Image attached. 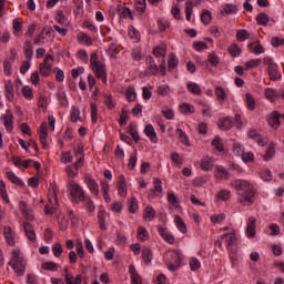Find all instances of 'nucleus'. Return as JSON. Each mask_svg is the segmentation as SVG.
<instances>
[{
  "label": "nucleus",
  "mask_w": 284,
  "mask_h": 284,
  "mask_svg": "<svg viewBox=\"0 0 284 284\" xmlns=\"http://www.w3.org/2000/svg\"><path fill=\"white\" fill-rule=\"evenodd\" d=\"M231 187L236 190L239 203L246 206L254 203V185L247 180H234L231 182Z\"/></svg>",
  "instance_id": "obj_1"
},
{
  "label": "nucleus",
  "mask_w": 284,
  "mask_h": 284,
  "mask_svg": "<svg viewBox=\"0 0 284 284\" xmlns=\"http://www.w3.org/2000/svg\"><path fill=\"white\" fill-rule=\"evenodd\" d=\"M90 68L94 72L97 79H101L102 83L108 82V69L105 64L99 61V54L97 52L91 53Z\"/></svg>",
  "instance_id": "obj_2"
},
{
  "label": "nucleus",
  "mask_w": 284,
  "mask_h": 284,
  "mask_svg": "<svg viewBox=\"0 0 284 284\" xmlns=\"http://www.w3.org/2000/svg\"><path fill=\"white\" fill-rule=\"evenodd\" d=\"M164 261L171 272H176L181 267V253L169 251L164 254Z\"/></svg>",
  "instance_id": "obj_3"
},
{
  "label": "nucleus",
  "mask_w": 284,
  "mask_h": 284,
  "mask_svg": "<svg viewBox=\"0 0 284 284\" xmlns=\"http://www.w3.org/2000/svg\"><path fill=\"white\" fill-rule=\"evenodd\" d=\"M69 194L72 203H81V201L85 200V191L77 182L69 184Z\"/></svg>",
  "instance_id": "obj_4"
},
{
  "label": "nucleus",
  "mask_w": 284,
  "mask_h": 284,
  "mask_svg": "<svg viewBox=\"0 0 284 284\" xmlns=\"http://www.w3.org/2000/svg\"><path fill=\"white\" fill-rule=\"evenodd\" d=\"M263 62L265 65H267V74L271 79V81H278L281 80V71H278V64L274 62V60L271 57H265L263 59Z\"/></svg>",
  "instance_id": "obj_5"
},
{
  "label": "nucleus",
  "mask_w": 284,
  "mask_h": 284,
  "mask_svg": "<svg viewBox=\"0 0 284 284\" xmlns=\"http://www.w3.org/2000/svg\"><path fill=\"white\" fill-rule=\"evenodd\" d=\"M221 241H225L226 248L230 252H236V245L239 243V237H236V233L231 232V233L223 234L221 235Z\"/></svg>",
  "instance_id": "obj_6"
},
{
  "label": "nucleus",
  "mask_w": 284,
  "mask_h": 284,
  "mask_svg": "<svg viewBox=\"0 0 284 284\" xmlns=\"http://www.w3.org/2000/svg\"><path fill=\"white\" fill-rule=\"evenodd\" d=\"M83 144H78L77 148L73 149V154L75 156L77 162L74 163L75 170H81V166L83 165V161L85 160V153H84Z\"/></svg>",
  "instance_id": "obj_7"
},
{
  "label": "nucleus",
  "mask_w": 284,
  "mask_h": 284,
  "mask_svg": "<svg viewBox=\"0 0 284 284\" xmlns=\"http://www.w3.org/2000/svg\"><path fill=\"white\" fill-rule=\"evenodd\" d=\"M10 267L14 270L18 276H23L26 274V260H14L9 262Z\"/></svg>",
  "instance_id": "obj_8"
},
{
  "label": "nucleus",
  "mask_w": 284,
  "mask_h": 284,
  "mask_svg": "<svg viewBox=\"0 0 284 284\" xmlns=\"http://www.w3.org/2000/svg\"><path fill=\"white\" fill-rule=\"evenodd\" d=\"M84 183L93 196H99V183L90 175L84 176Z\"/></svg>",
  "instance_id": "obj_9"
},
{
  "label": "nucleus",
  "mask_w": 284,
  "mask_h": 284,
  "mask_svg": "<svg viewBox=\"0 0 284 284\" xmlns=\"http://www.w3.org/2000/svg\"><path fill=\"white\" fill-rule=\"evenodd\" d=\"M219 63H221L219 55L215 52H211L207 55V60L203 61L202 65H205L207 70H211V68H219Z\"/></svg>",
  "instance_id": "obj_10"
},
{
  "label": "nucleus",
  "mask_w": 284,
  "mask_h": 284,
  "mask_svg": "<svg viewBox=\"0 0 284 284\" xmlns=\"http://www.w3.org/2000/svg\"><path fill=\"white\" fill-rule=\"evenodd\" d=\"M22 227L28 241L34 243V241H37V232H34V226L30 224V222H23Z\"/></svg>",
  "instance_id": "obj_11"
},
{
  "label": "nucleus",
  "mask_w": 284,
  "mask_h": 284,
  "mask_svg": "<svg viewBox=\"0 0 284 284\" xmlns=\"http://www.w3.org/2000/svg\"><path fill=\"white\" fill-rule=\"evenodd\" d=\"M2 119L7 132H12L14 130V115H12V112L7 110Z\"/></svg>",
  "instance_id": "obj_12"
},
{
  "label": "nucleus",
  "mask_w": 284,
  "mask_h": 284,
  "mask_svg": "<svg viewBox=\"0 0 284 284\" xmlns=\"http://www.w3.org/2000/svg\"><path fill=\"white\" fill-rule=\"evenodd\" d=\"M246 236L254 239L256 236V217L251 216L246 223Z\"/></svg>",
  "instance_id": "obj_13"
},
{
  "label": "nucleus",
  "mask_w": 284,
  "mask_h": 284,
  "mask_svg": "<svg viewBox=\"0 0 284 284\" xmlns=\"http://www.w3.org/2000/svg\"><path fill=\"white\" fill-rule=\"evenodd\" d=\"M20 211L27 221H32L34 219V211L32 207L28 206V203L21 201L19 203Z\"/></svg>",
  "instance_id": "obj_14"
},
{
  "label": "nucleus",
  "mask_w": 284,
  "mask_h": 284,
  "mask_svg": "<svg viewBox=\"0 0 284 284\" xmlns=\"http://www.w3.org/2000/svg\"><path fill=\"white\" fill-rule=\"evenodd\" d=\"M146 72L148 74H152L153 77H156V74H159V67L156 65V62L154 61V58L152 55L146 57Z\"/></svg>",
  "instance_id": "obj_15"
},
{
  "label": "nucleus",
  "mask_w": 284,
  "mask_h": 284,
  "mask_svg": "<svg viewBox=\"0 0 284 284\" xmlns=\"http://www.w3.org/2000/svg\"><path fill=\"white\" fill-rule=\"evenodd\" d=\"M116 187H118L119 196H123V197L128 196V182L125 181L124 175L119 176Z\"/></svg>",
  "instance_id": "obj_16"
},
{
  "label": "nucleus",
  "mask_w": 284,
  "mask_h": 284,
  "mask_svg": "<svg viewBox=\"0 0 284 284\" xmlns=\"http://www.w3.org/2000/svg\"><path fill=\"white\" fill-rule=\"evenodd\" d=\"M214 176L220 181H227L230 180V172H227V170L224 169L223 165H216L214 171Z\"/></svg>",
  "instance_id": "obj_17"
},
{
  "label": "nucleus",
  "mask_w": 284,
  "mask_h": 284,
  "mask_svg": "<svg viewBox=\"0 0 284 284\" xmlns=\"http://www.w3.org/2000/svg\"><path fill=\"white\" fill-rule=\"evenodd\" d=\"M3 235L8 245L14 246L17 244L16 242L17 234H14V231H12L10 226H4Z\"/></svg>",
  "instance_id": "obj_18"
},
{
  "label": "nucleus",
  "mask_w": 284,
  "mask_h": 284,
  "mask_svg": "<svg viewBox=\"0 0 284 284\" xmlns=\"http://www.w3.org/2000/svg\"><path fill=\"white\" fill-rule=\"evenodd\" d=\"M248 139L256 141L257 145H260L261 148H265V145H267V140L263 139V135L258 134V132L254 130L248 132Z\"/></svg>",
  "instance_id": "obj_19"
},
{
  "label": "nucleus",
  "mask_w": 284,
  "mask_h": 284,
  "mask_svg": "<svg viewBox=\"0 0 284 284\" xmlns=\"http://www.w3.org/2000/svg\"><path fill=\"white\" fill-rule=\"evenodd\" d=\"M144 134L150 139L151 143H159V136H156V131L152 124H148L144 128Z\"/></svg>",
  "instance_id": "obj_20"
},
{
  "label": "nucleus",
  "mask_w": 284,
  "mask_h": 284,
  "mask_svg": "<svg viewBox=\"0 0 284 284\" xmlns=\"http://www.w3.org/2000/svg\"><path fill=\"white\" fill-rule=\"evenodd\" d=\"M6 176L11 183H13V185H18L19 187H23L26 185V183L22 182L21 178L17 176V174H14V172L12 171H7Z\"/></svg>",
  "instance_id": "obj_21"
},
{
  "label": "nucleus",
  "mask_w": 284,
  "mask_h": 284,
  "mask_svg": "<svg viewBox=\"0 0 284 284\" xmlns=\"http://www.w3.org/2000/svg\"><path fill=\"white\" fill-rule=\"evenodd\" d=\"M23 52L27 61H32V57H34V50L32 49V42L27 40L24 42Z\"/></svg>",
  "instance_id": "obj_22"
},
{
  "label": "nucleus",
  "mask_w": 284,
  "mask_h": 284,
  "mask_svg": "<svg viewBox=\"0 0 284 284\" xmlns=\"http://www.w3.org/2000/svg\"><path fill=\"white\" fill-rule=\"evenodd\" d=\"M219 128L227 131V130H232V128H234V121L232 118L227 116L224 118L222 120L219 121Z\"/></svg>",
  "instance_id": "obj_23"
},
{
  "label": "nucleus",
  "mask_w": 284,
  "mask_h": 284,
  "mask_svg": "<svg viewBox=\"0 0 284 284\" xmlns=\"http://www.w3.org/2000/svg\"><path fill=\"white\" fill-rule=\"evenodd\" d=\"M214 168V162L211 158H203L200 161V169L203 170V172H210Z\"/></svg>",
  "instance_id": "obj_24"
},
{
  "label": "nucleus",
  "mask_w": 284,
  "mask_h": 284,
  "mask_svg": "<svg viewBox=\"0 0 284 284\" xmlns=\"http://www.w3.org/2000/svg\"><path fill=\"white\" fill-rule=\"evenodd\" d=\"M6 97L8 101H14V84L12 81L7 80L6 83Z\"/></svg>",
  "instance_id": "obj_25"
},
{
  "label": "nucleus",
  "mask_w": 284,
  "mask_h": 284,
  "mask_svg": "<svg viewBox=\"0 0 284 284\" xmlns=\"http://www.w3.org/2000/svg\"><path fill=\"white\" fill-rule=\"evenodd\" d=\"M100 186H101L102 196H103L105 203H110V201H111L110 184L108 183V181H102L100 183Z\"/></svg>",
  "instance_id": "obj_26"
},
{
  "label": "nucleus",
  "mask_w": 284,
  "mask_h": 284,
  "mask_svg": "<svg viewBox=\"0 0 284 284\" xmlns=\"http://www.w3.org/2000/svg\"><path fill=\"white\" fill-rule=\"evenodd\" d=\"M160 236L166 241V243H170V245H174V235H172L170 232H168L164 227H160L158 230Z\"/></svg>",
  "instance_id": "obj_27"
},
{
  "label": "nucleus",
  "mask_w": 284,
  "mask_h": 284,
  "mask_svg": "<svg viewBox=\"0 0 284 284\" xmlns=\"http://www.w3.org/2000/svg\"><path fill=\"white\" fill-rule=\"evenodd\" d=\"M138 241H150V233L148 232V229L140 226L138 227V234H136Z\"/></svg>",
  "instance_id": "obj_28"
},
{
  "label": "nucleus",
  "mask_w": 284,
  "mask_h": 284,
  "mask_svg": "<svg viewBox=\"0 0 284 284\" xmlns=\"http://www.w3.org/2000/svg\"><path fill=\"white\" fill-rule=\"evenodd\" d=\"M276 154V143L270 142L268 148L264 154V161H270Z\"/></svg>",
  "instance_id": "obj_29"
},
{
  "label": "nucleus",
  "mask_w": 284,
  "mask_h": 284,
  "mask_svg": "<svg viewBox=\"0 0 284 284\" xmlns=\"http://www.w3.org/2000/svg\"><path fill=\"white\" fill-rule=\"evenodd\" d=\"M211 145L217 151V152H225V145L223 144V140L221 139V136H215L212 142Z\"/></svg>",
  "instance_id": "obj_30"
},
{
  "label": "nucleus",
  "mask_w": 284,
  "mask_h": 284,
  "mask_svg": "<svg viewBox=\"0 0 284 284\" xmlns=\"http://www.w3.org/2000/svg\"><path fill=\"white\" fill-rule=\"evenodd\" d=\"M174 223H175L178 230L180 232H182V234H187V226L185 225V222L183 221V219L181 216L175 215Z\"/></svg>",
  "instance_id": "obj_31"
},
{
  "label": "nucleus",
  "mask_w": 284,
  "mask_h": 284,
  "mask_svg": "<svg viewBox=\"0 0 284 284\" xmlns=\"http://www.w3.org/2000/svg\"><path fill=\"white\" fill-rule=\"evenodd\" d=\"M154 216H156V211H154V207L146 206L143 213L144 221H154Z\"/></svg>",
  "instance_id": "obj_32"
},
{
  "label": "nucleus",
  "mask_w": 284,
  "mask_h": 284,
  "mask_svg": "<svg viewBox=\"0 0 284 284\" xmlns=\"http://www.w3.org/2000/svg\"><path fill=\"white\" fill-rule=\"evenodd\" d=\"M130 274L132 284H143V280L141 278V275H139L134 266H130Z\"/></svg>",
  "instance_id": "obj_33"
},
{
  "label": "nucleus",
  "mask_w": 284,
  "mask_h": 284,
  "mask_svg": "<svg viewBox=\"0 0 284 284\" xmlns=\"http://www.w3.org/2000/svg\"><path fill=\"white\" fill-rule=\"evenodd\" d=\"M78 41L82 43V45H92V38L83 32L78 33Z\"/></svg>",
  "instance_id": "obj_34"
},
{
  "label": "nucleus",
  "mask_w": 284,
  "mask_h": 284,
  "mask_svg": "<svg viewBox=\"0 0 284 284\" xmlns=\"http://www.w3.org/2000/svg\"><path fill=\"white\" fill-rule=\"evenodd\" d=\"M264 94H265V98L268 99V101H271L272 103H274V101L278 99V93L276 92V90L272 88H266L264 90Z\"/></svg>",
  "instance_id": "obj_35"
},
{
  "label": "nucleus",
  "mask_w": 284,
  "mask_h": 284,
  "mask_svg": "<svg viewBox=\"0 0 284 284\" xmlns=\"http://www.w3.org/2000/svg\"><path fill=\"white\" fill-rule=\"evenodd\" d=\"M180 112L181 114H185L189 116V114H194V105L190 103H182L180 104Z\"/></svg>",
  "instance_id": "obj_36"
},
{
  "label": "nucleus",
  "mask_w": 284,
  "mask_h": 284,
  "mask_svg": "<svg viewBox=\"0 0 284 284\" xmlns=\"http://www.w3.org/2000/svg\"><path fill=\"white\" fill-rule=\"evenodd\" d=\"M153 54L154 57H156V59H162V61L165 60V54H166L165 45L155 47L153 49Z\"/></svg>",
  "instance_id": "obj_37"
},
{
  "label": "nucleus",
  "mask_w": 284,
  "mask_h": 284,
  "mask_svg": "<svg viewBox=\"0 0 284 284\" xmlns=\"http://www.w3.org/2000/svg\"><path fill=\"white\" fill-rule=\"evenodd\" d=\"M125 98L129 101V103L136 101V90L134 89V87H128Z\"/></svg>",
  "instance_id": "obj_38"
},
{
  "label": "nucleus",
  "mask_w": 284,
  "mask_h": 284,
  "mask_svg": "<svg viewBox=\"0 0 284 284\" xmlns=\"http://www.w3.org/2000/svg\"><path fill=\"white\" fill-rule=\"evenodd\" d=\"M175 134L176 136H179L180 143H183V145H186V148H190V138L185 135L183 130L176 129Z\"/></svg>",
  "instance_id": "obj_39"
},
{
  "label": "nucleus",
  "mask_w": 284,
  "mask_h": 284,
  "mask_svg": "<svg viewBox=\"0 0 284 284\" xmlns=\"http://www.w3.org/2000/svg\"><path fill=\"white\" fill-rule=\"evenodd\" d=\"M142 258L145 265H150V263H152V250H150V247H144L142 250Z\"/></svg>",
  "instance_id": "obj_40"
},
{
  "label": "nucleus",
  "mask_w": 284,
  "mask_h": 284,
  "mask_svg": "<svg viewBox=\"0 0 284 284\" xmlns=\"http://www.w3.org/2000/svg\"><path fill=\"white\" fill-rule=\"evenodd\" d=\"M186 88H187L189 92H192V94H197V95L203 94V90H201V87H199V84H196L194 82H189L186 84Z\"/></svg>",
  "instance_id": "obj_41"
},
{
  "label": "nucleus",
  "mask_w": 284,
  "mask_h": 284,
  "mask_svg": "<svg viewBox=\"0 0 284 284\" xmlns=\"http://www.w3.org/2000/svg\"><path fill=\"white\" fill-rule=\"evenodd\" d=\"M81 203H84L85 209L88 210V212L90 214H92V212H94L95 206H94V202L92 201V197L84 196V200H82Z\"/></svg>",
  "instance_id": "obj_42"
},
{
  "label": "nucleus",
  "mask_w": 284,
  "mask_h": 284,
  "mask_svg": "<svg viewBox=\"0 0 284 284\" xmlns=\"http://www.w3.org/2000/svg\"><path fill=\"white\" fill-rule=\"evenodd\" d=\"M0 196L4 203H10V197H8V191L6 190V182L0 180Z\"/></svg>",
  "instance_id": "obj_43"
},
{
  "label": "nucleus",
  "mask_w": 284,
  "mask_h": 284,
  "mask_svg": "<svg viewBox=\"0 0 284 284\" xmlns=\"http://www.w3.org/2000/svg\"><path fill=\"white\" fill-rule=\"evenodd\" d=\"M71 121L73 123H77V121H83V119H81V110L77 106H72L71 109Z\"/></svg>",
  "instance_id": "obj_44"
},
{
  "label": "nucleus",
  "mask_w": 284,
  "mask_h": 284,
  "mask_svg": "<svg viewBox=\"0 0 284 284\" xmlns=\"http://www.w3.org/2000/svg\"><path fill=\"white\" fill-rule=\"evenodd\" d=\"M245 99L246 108H248V110H256V100L254 99V97L251 93H246Z\"/></svg>",
  "instance_id": "obj_45"
},
{
  "label": "nucleus",
  "mask_w": 284,
  "mask_h": 284,
  "mask_svg": "<svg viewBox=\"0 0 284 284\" xmlns=\"http://www.w3.org/2000/svg\"><path fill=\"white\" fill-rule=\"evenodd\" d=\"M201 21L204 26H210V23H212V12H210V10H203Z\"/></svg>",
  "instance_id": "obj_46"
},
{
  "label": "nucleus",
  "mask_w": 284,
  "mask_h": 284,
  "mask_svg": "<svg viewBox=\"0 0 284 284\" xmlns=\"http://www.w3.org/2000/svg\"><path fill=\"white\" fill-rule=\"evenodd\" d=\"M176 65H179V59H176V54L171 53L169 55V67H168L169 72H172V70H174Z\"/></svg>",
  "instance_id": "obj_47"
},
{
  "label": "nucleus",
  "mask_w": 284,
  "mask_h": 284,
  "mask_svg": "<svg viewBox=\"0 0 284 284\" xmlns=\"http://www.w3.org/2000/svg\"><path fill=\"white\" fill-rule=\"evenodd\" d=\"M129 204V212L131 214H136V210H139V202L136 201V197H131L128 201Z\"/></svg>",
  "instance_id": "obj_48"
},
{
  "label": "nucleus",
  "mask_w": 284,
  "mask_h": 284,
  "mask_svg": "<svg viewBox=\"0 0 284 284\" xmlns=\"http://www.w3.org/2000/svg\"><path fill=\"white\" fill-rule=\"evenodd\" d=\"M49 202L52 205L57 203V187L52 184L49 185Z\"/></svg>",
  "instance_id": "obj_49"
},
{
  "label": "nucleus",
  "mask_w": 284,
  "mask_h": 284,
  "mask_svg": "<svg viewBox=\"0 0 284 284\" xmlns=\"http://www.w3.org/2000/svg\"><path fill=\"white\" fill-rule=\"evenodd\" d=\"M263 61L261 59H253L245 62V70H252V68H258Z\"/></svg>",
  "instance_id": "obj_50"
},
{
  "label": "nucleus",
  "mask_w": 284,
  "mask_h": 284,
  "mask_svg": "<svg viewBox=\"0 0 284 284\" xmlns=\"http://www.w3.org/2000/svg\"><path fill=\"white\" fill-rule=\"evenodd\" d=\"M42 270H47L48 272H57L59 270V264L54 262H44L42 264Z\"/></svg>",
  "instance_id": "obj_51"
},
{
  "label": "nucleus",
  "mask_w": 284,
  "mask_h": 284,
  "mask_svg": "<svg viewBox=\"0 0 284 284\" xmlns=\"http://www.w3.org/2000/svg\"><path fill=\"white\" fill-rule=\"evenodd\" d=\"M215 97L219 101H225L227 99V93H225V90L221 87L215 88Z\"/></svg>",
  "instance_id": "obj_52"
},
{
  "label": "nucleus",
  "mask_w": 284,
  "mask_h": 284,
  "mask_svg": "<svg viewBox=\"0 0 284 284\" xmlns=\"http://www.w3.org/2000/svg\"><path fill=\"white\" fill-rule=\"evenodd\" d=\"M256 21L260 26H267L270 22V16L267 13H258L256 17Z\"/></svg>",
  "instance_id": "obj_53"
},
{
  "label": "nucleus",
  "mask_w": 284,
  "mask_h": 284,
  "mask_svg": "<svg viewBox=\"0 0 284 284\" xmlns=\"http://www.w3.org/2000/svg\"><path fill=\"white\" fill-rule=\"evenodd\" d=\"M236 39L237 41H246V39H250V32L245 29H240L236 32Z\"/></svg>",
  "instance_id": "obj_54"
},
{
  "label": "nucleus",
  "mask_w": 284,
  "mask_h": 284,
  "mask_svg": "<svg viewBox=\"0 0 284 284\" xmlns=\"http://www.w3.org/2000/svg\"><path fill=\"white\" fill-rule=\"evenodd\" d=\"M52 252L55 258H59L63 254V246L61 245V243H54L52 245Z\"/></svg>",
  "instance_id": "obj_55"
},
{
  "label": "nucleus",
  "mask_w": 284,
  "mask_h": 284,
  "mask_svg": "<svg viewBox=\"0 0 284 284\" xmlns=\"http://www.w3.org/2000/svg\"><path fill=\"white\" fill-rule=\"evenodd\" d=\"M189 265L192 272H196V270H201V261H199V258L196 257H192L189 262Z\"/></svg>",
  "instance_id": "obj_56"
},
{
  "label": "nucleus",
  "mask_w": 284,
  "mask_h": 284,
  "mask_svg": "<svg viewBox=\"0 0 284 284\" xmlns=\"http://www.w3.org/2000/svg\"><path fill=\"white\" fill-rule=\"evenodd\" d=\"M73 160L72 152L65 151L61 153V163H72Z\"/></svg>",
  "instance_id": "obj_57"
},
{
  "label": "nucleus",
  "mask_w": 284,
  "mask_h": 284,
  "mask_svg": "<svg viewBox=\"0 0 284 284\" xmlns=\"http://www.w3.org/2000/svg\"><path fill=\"white\" fill-rule=\"evenodd\" d=\"M57 97H58V101L60 102V105H62L63 108H67V105H68V95H65V92L59 91Z\"/></svg>",
  "instance_id": "obj_58"
},
{
  "label": "nucleus",
  "mask_w": 284,
  "mask_h": 284,
  "mask_svg": "<svg viewBox=\"0 0 284 284\" xmlns=\"http://www.w3.org/2000/svg\"><path fill=\"white\" fill-rule=\"evenodd\" d=\"M231 196V192L227 190H221L220 192H217L216 194V199L219 201H227Z\"/></svg>",
  "instance_id": "obj_59"
},
{
  "label": "nucleus",
  "mask_w": 284,
  "mask_h": 284,
  "mask_svg": "<svg viewBox=\"0 0 284 284\" xmlns=\"http://www.w3.org/2000/svg\"><path fill=\"white\" fill-rule=\"evenodd\" d=\"M242 156V161H244V163H252L254 162V153L252 152H242L241 153Z\"/></svg>",
  "instance_id": "obj_60"
},
{
  "label": "nucleus",
  "mask_w": 284,
  "mask_h": 284,
  "mask_svg": "<svg viewBox=\"0 0 284 284\" xmlns=\"http://www.w3.org/2000/svg\"><path fill=\"white\" fill-rule=\"evenodd\" d=\"M14 32H21L23 28V20L20 18H16L12 22Z\"/></svg>",
  "instance_id": "obj_61"
},
{
  "label": "nucleus",
  "mask_w": 284,
  "mask_h": 284,
  "mask_svg": "<svg viewBox=\"0 0 284 284\" xmlns=\"http://www.w3.org/2000/svg\"><path fill=\"white\" fill-rule=\"evenodd\" d=\"M136 161H138L136 151H134V152L130 155V159H129V163H128L129 170H134V168H136Z\"/></svg>",
  "instance_id": "obj_62"
},
{
  "label": "nucleus",
  "mask_w": 284,
  "mask_h": 284,
  "mask_svg": "<svg viewBox=\"0 0 284 284\" xmlns=\"http://www.w3.org/2000/svg\"><path fill=\"white\" fill-rule=\"evenodd\" d=\"M55 21L60 23V26H65V23H68V18H65V14H63V12L59 10L55 16Z\"/></svg>",
  "instance_id": "obj_63"
},
{
  "label": "nucleus",
  "mask_w": 284,
  "mask_h": 284,
  "mask_svg": "<svg viewBox=\"0 0 284 284\" xmlns=\"http://www.w3.org/2000/svg\"><path fill=\"white\" fill-rule=\"evenodd\" d=\"M168 201L173 207H180L179 200L174 193H168Z\"/></svg>",
  "instance_id": "obj_64"
}]
</instances>
